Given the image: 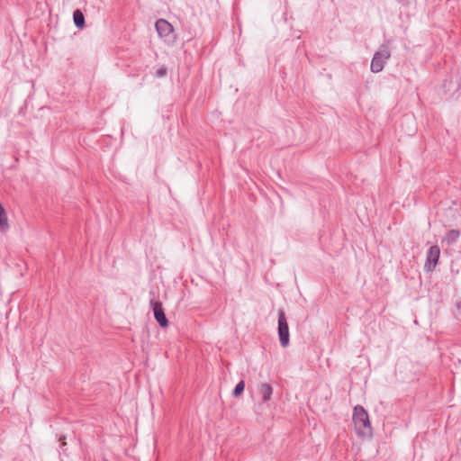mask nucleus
<instances>
[{"instance_id": "obj_1", "label": "nucleus", "mask_w": 461, "mask_h": 461, "mask_svg": "<svg viewBox=\"0 0 461 461\" xmlns=\"http://www.w3.org/2000/svg\"><path fill=\"white\" fill-rule=\"evenodd\" d=\"M353 421L359 436H372L368 413L361 405L354 408Z\"/></svg>"}, {"instance_id": "obj_2", "label": "nucleus", "mask_w": 461, "mask_h": 461, "mask_svg": "<svg viewBox=\"0 0 461 461\" xmlns=\"http://www.w3.org/2000/svg\"><path fill=\"white\" fill-rule=\"evenodd\" d=\"M155 28L158 36L167 45H174L176 41V34L175 33L173 25L165 19H158L155 23Z\"/></svg>"}, {"instance_id": "obj_3", "label": "nucleus", "mask_w": 461, "mask_h": 461, "mask_svg": "<svg viewBox=\"0 0 461 461\" xmlns=\"http://www.w3.org/2000/svg\"><path fill=\"white\" fill-rule=\"evenodd\" d=\"M391 53L387 44H382L378 51H375L371 60L370 69L373 73L381 72L385 65V61L389 59Z\"/></svg>"}, {"instance_id": "obj_4", "label": "nucleus", "mask_w": 461, "mask_h": 461, "mask_svg": "<svg viewBox=\"0 0 461 461\" xmlns=\"http://www.w3.org/2000/svg\"><path fill=\"white\" fill-rule=\"evenodd\" d=\"M278 337L283 348H286L290 343L289 327L284 311L278 312Z\"/></svg>"}, {"instance_id": "obj_5", "label": "nucleus", "mask_w": 461, "mask_h": 461, "mask_svg": "<svg viewBox=\"0 0 461 461\" xmlns=\"http://www.w3.org/2000/svg\"><path fill=\"white\" fill-rule=\"evenodd\" d=\"M150 308L153 311L154 318L161 328H167L169 324L165 314L162 303L159 300L151 299L149 302Z\"/></svg>"}, {"instance_id": "obj_6", "label": "nucleus", "mask_w": 461, "mask_h": 461, "mask_svg": "<svg viewBox=\"0 0 461 461\" xmlns=\"http://www.w3.org/2000/svg\"><path fill=\"white\" fill-rule=\"evenodd\" d=\"M440 256V249L438 245L431 246L427 253V258L424 265V269L427 272H431L435 269L438 263Z\"/></svg>"}, {"instance_id": "obj_7", "label": "nucleus", "mask_w": 461, "mask_h": 461, "mask_svg": "<svg viewBox=\"0 0 461 461\" xmlns=\"http://www.w3.org/2000/svg\"><path fill=\"white\" fill-rule=\"evenodd\" d=\"M258 393L261 396L262 402H267L271 399L273 387L268 383H262L258 387Z\"/></svg>"}, {"instance_id": "obj_8", "label": "nucleus", "mask_w": 461, "mask_h": 461, "mask_svg": "<svg viewBox=\"0 0 461 461\" xmlns=\"http://www.w3.org/2000/svg\"><path fill=\"white\" fill-rule=\"evenodd\" d=\"M460 231L457 230H448L445 237L442 239V243H446L447 246L455 244L459 239Z\"/></svg>"}, {"instance_id": "obj_9", "label": "nucleus", "mask_w": 461, "mask_h": 461, "mask_svg": "<svg viewBox=\"0 0 461 461\" xmlns=\"http://www.w3.org/2000/svg\"><path fill=\"white\" fill-rule=\"evenodd\" d=\"M73 21L77 28L83 29L86 25L85 15L81 10L76 9L73 12Z\"/></svg>"}, {"instance_id": "obj_10", "label": "nucleus", "mask_w": 461, "mask_h": 461, "mask_svg": "<svg viewBox=\"0 0 461 461\" xmlns=\"http://www.w3.org/2000/svg\"><path fill=\"white\" fill-rule=\"evenodd\" d=\"M411 124V127L409 128V130L406 131V133L408 135H412L414 132H415V125H414V120L412 117L411 116H407V115H404L402 118V121H401V124Z\"/></svg>"}, {"instance_id": "obj_11", "label": "nucleus", "mask_w": 461, "mask_h": 461, "mask_svg": "<svg viewBox=\"0 0 461 461\" xmlns=\"http://www.w3.org/2000/svg\"><path fill=\"white\" fill-rule=\"evenodd\" d=\"M244 389H245V382L243 380H241L234 387V389L232 391V396L235 398L240 397L243 393Z\"/></svg>"}, {"instance_id": "obj_12", "label": "nucleus", "mask_w": 461, "mask_h": 461, "mask_svg": "<svg viewBox=\"0 0 461 461\" xmlns=\"http://www.w3.org/2000/svg\"><path fill=\"white\" fill-rule=\"evenodd\" d=\"M167 68H165V67H161V68H159L156 71V77H163L167 76Z\"/></svg>"}, {"instance_id": "obj_13", "label": "nucleus", "mask_w": 461, "mask_h": 461, "mask_svg": "<svg viewBox=\"0 0 461 461\" xmlns=\"http://www.w3.org/2000/svg\"><path fill=\"white\" fill-rule=\"evenodd\" d=\"M455 305H456L459 314H461V298L458 301H456Z\"/></svg>"}, {"instance_id": "obj_14", "label": "nucleus", "mask_w": 461, "mask_h": 461, "mask_svg": "<svg viewBox=\"0 0 461 461\" xmlns=\"http://www.w3.org/2000/svg\"><path fill=\"white\" fill-rule=\"evenodd\" d=\"M65 437H62L59 438V440L62 442V445H66Z\"/></svg>"}]
</instances>
